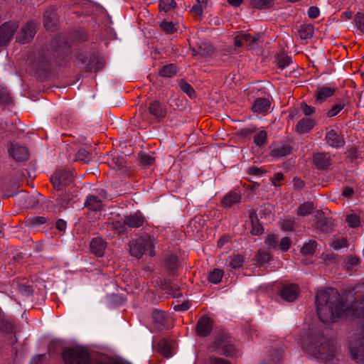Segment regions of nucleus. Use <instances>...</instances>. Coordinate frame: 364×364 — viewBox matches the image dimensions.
I'll return each instance as SVG.
<instances>
[{
	"mask_svg": "<svg viewBox=\"0 0 364 364\" xmlns=\"http://www.w3.org/2000/svg\"><path fill=\"white\" fill-rule=\"evenodd\" d=\"M317 314L323 323L334 322L342 316L361 318L362 325L349 337L348 348L352 358L364 364V299L355 301L350 307L344 309V303L335 289L321 290L316 293Z\"/></svg>",
	"mask_w": 364,
	"mask_h": 364,
	"instance_id": "1",
	"label": "nucleus"
},
{
	"mask_svg": "<svg viewBox=\"0 0 364 364\" xmlns=\"http://www.w3.org/2000/svg\"><path fill=\"white\" fill-rule=\"evenodd\" d=\"M301 346L308 355L323 361L330 360L336 354L334 343L318 328H310L301 336Z\"/></svg>",
	"mask_w": 364,
	"mask_h": 364,
	"instance_id": "2",
	"label": "nucleus"
},
{
	"mask_svg": "<svg viewBox=\"0 0 364 364\" xmlns=\"http://www.w3.org/2000/svg\"><path fill=\"white\" fill-rule=\"evenodd\" d=\"M156 243V239L154 236L144 232L136 240L129 242V251L136 258H140L146 253L153 257L155 255L154 248Z\"/></svg>",
	"mask_w": 364,
	"mask_h": 364,
	"instance_id": "3",
	"label": "nucleus"
},
{
	"mask_svg": "<svg viewBox=\"0 0 364 364\" xmlns=\"http://www.w3.org/2000/svg\"><path fill=\"white\" fill-rule=\"evenodd\" d=\"M73 177L72 171L58 170L50 177V181L56 190H62L69 185Z\"/></svg>",
	"mask_w": 364,
	"mask_h": 364,
	"instance_id": "4",
	"label": "nucleus"
},
{
	"mask_svg": "<svg viewBox=\"0 0 364 364\" xmlns=\"http://www.w3.org/2000/svg\"><path fill=\"white\" fill-rule=\"evenodd\" d=\"M8 154L16 161H23L28 158V153L26 147L21 146L18 143H9L7 146Z\"/></svg>",
	"mask_w": 364,
	"mask_h": 364,
	"instance_id": "5",
	"label": "nucleus"
},
{
	"mask_svg": "<svg viewBox=\"0 0 364 364\" xmlns=\"http://www.w3.org/2000/svg\"><path fill=\"white\" fill-rule=\"evenodd\" d=\"M213 327V320L207 316H201L196 326V333L199 337H206L210 335Z\"/></svg>",
	"mask_w": 364,
	"mask_h": 364,
	"instance_id": "6",
	"label": "nucleus"
},
{
	"mask_svg": "<svg viewBox=\"0 0 364 364\" xmlns=\"http://www.w3.org/2000/svg\"><path fill=\"white\" fill-rule=\"evenodd\" d=\"M18 28L14 22H6L0 27V46H6L12 38Z\"/></svg>",
	"mask_w": 364,
	"mask_h": 364,
	"instance_id": "7",
	"label": "nucleus"
},
{
	"mask_svg": "<svg viewBox=\"0 0 364 364\" xmlns=\"http://www.w3.org/2000/svg\"><path fill=\"white\" fill-rule=\"evenodd\" d=\"M259 35L251 36L246 31L238 32L235 37V45L237 47H252L258 41Z\"/></svg>",
	"mask_w": 364,
	"mask_h": 364,
	"instance_id": "8",
	"label": "nucleus"
},
{
	"mask_svg": "<svg viewBox=\"0 0 364 364\" xmlns=\"http://www.w3.org/2000/svg\"><path fill=\"white\" fill-rule=\"evenodd\" d=\"M36 24L33 22H27L22 28L17 36L18 41L21 43H27L34 37L36 33Z\"/></svg>",
	"mask_w": 364,
	"mask_h": 364,
	"instance_id": "9",
	"label": "nucleus"
},
{
	"mask_svg": "<svg viewBox=\"0 0 364 364\" xmlns=\"http://www.w3.org/2000/svg\"><path fill=\"white\" fill-rule=\"evenodd\" d=\"M105 198V192L104 191L100 193V196L90 195L85 202V206L91 210H101L103 207V200Z\"/></svg>",
	"mask_w": 364,
	"mask_h": 364,
	"instance_id": "10",
	"label": "nucleus"
},
{
	"mask_svg": "<svg viewBox=\"0 0 364 364\" xmlns=\"http://www.w3.org/2000/svg\"><path fill=\"white\" fill-rule=\"evenodd\" d=\"M325 140L327 144L333 148H340L345 144L343 137L334 129H330L326 132Z\"/></svg>",
	"mask_w": 364,
	"mask_h": 364,
	"instance_id": "11",
	"label": "nucleus"
},
{
	"mask_svg": "<svg viewBox=\"0 0 364 364\" xmlns=\"http://www.w3.org/2000/svg\"><path fill=\"white\" fill-rule=\"evenodd\" d=\"M335 93V89L332 87L328 86H320L318 87L314 94L315 98V103L316 105H321L327 98L331 97Z\"/></svg>",
	"mask_w": 364,
	"mask_h": 364,
	"instance_id": "12",
	"label": "nucleus"
},
{
	"mask_svg": "<svg viewBox=\"0 0 364 364\" xmlns=\"http://www.w3.org/2000/svg\"><path fill=\"white\" fill-rule=\"evenodd\" d=\"M124 218L127 230L140 228L145 221L144 216L140 212L125 215Z\"/></svg>",
	"mask_w": 364,
	"mask_h": 364,
	"instance_id": "13",
	"label": "nucleus"
},
{
	"mask_svg": "<svg viewBox=\"0 0 364 364\" xmlns=\"http://www.w3.org/2000/svg\"><path fill=\"white\" fill-rule=\"evenodd\" d=\"M299 292V287L294 284H290L283 287L280 291V296L283 299L291 302L296 299Z\"/></svg>",
	"mask_w": 364,
	"mask_h": 364,
	"instance_id": "14",
	"label": "nucleus"
},
{
	"mask_svg": "<svg viewBox=\"0 0 364 364\" xmlns=\"http://www.w3.org/2000/svg\"><path fill=\"white\" fill-rule=\"evenodd\" d=\"M316 124V121L314 119L304 117L297 122L296 131L299 134L307 133L315 127Z\"/></svg>",
	"mask_w": 364,
	"mask_h": 364,
	"instance_id": "15",
	"label": "nucleus"
},
{
	"mask_svg": "<svg viewBox=\"0 0 364 364\" xmlns=\"http://www.w3.org/2000/svg\"><path fill=\"white\" fill-rule=\"evenodd\" d=\"M270 105L271 104L268 99L259 97L254 101L252 105V110L257 114H264L269 111Z\"/></svg>",
	"mask_w": 364,
	"mask_h": 364,
	"instance_id": "16",
	"label": "nucleus"
},
{
	"mask_svg": "<svg viewBox=\"0 0 364 364\" xmlns=\"http://www.w3.org/2000/svg\"><path fill=\"white\" fill-rule=\"evenodd\" d=\"M106 247L107 242L102 238L96 237L90 242V250L97 257H102L104 255Z\"/></svg>",
	"mask_w": 364,
	"mask_h": 364,
	"instance_id": "17",
	"label": "nucleus"
},
{
	"mask_svg": "<svg viewBox=\"0 0 364 364\" xmlns=\"http://www.w3.org/2000/svg\"><path fill=\"white\" fill-rule=\"evenodd\" d=\"M43 23L47 30L55 29L58 24V17L55 10H47L45 12Z\"/></svg>",
	"mask_w": 364,
	"mask_h": 364,
	"instance_id": "18",
	"label": "nucleus"
},
{
	"mask_svg": "<svg viewBox=\"0 0 364 364\" xmlns=\"http://www.w3.org/2000/svg\"><path fill=\"white\" fill-rule=\"evenodd\" d=\"M216 351L220 354H223L227 356L232 355L234 353V348L231 345H228L226 342L220 338L215 339L214 342Z\"/></svg>",
	"mask_w": 364,
	"mask_h": 364,
	"instance_id": "19",
	"label": "nucleus"
},
{
	"mask_svg": "<svg viewBox=\"0 0 364 364\" xmlns=\"http://www.w3.org/2000/svg\"><path fill=\"white\" fill-rule=\"evenodd\" d=\"M149 110V112L159 120L164 118L166 115V109L157 100H155L150 104Z\"/></svg>",
	"mask_w": 364,
	"mask_h": 364,
	"instance_id": "20",
	"label": "nucleus"
},
{
	"mask_svg": "<svg viewBox=\"0 0 364 364\" xmlns=\"http://www.w3.org/2000/svg\"><path fill=\"white\" fill-rule=\"evenodd\" d=\"M313 161L318 168H325L330 165V156L327 153H317L314 155Z\"/></svg>",
	"mask_w": 364,
	"mask_h": 364,
	"instance_id": "21",
	"label": "nucleus"
},
{
	"mask_svg": "<svg viewBox=\"0 0 364 364\" xmlns=\"http://www.w3.org/2000/svg\"><path fill=\"white\" fill-rule=\"evenodd\" d=\"M240 200L241 195L239 192L230 191L224 196L222 203L224 207L228 208L239 203Z\"/></svg>",
	"mask_w": 364,
	"mask_h": 364,
	"instance_id": "22",
	"label": "nucleus"
},
{
	"mask_svg": "<svg viewBox=\"0 0 364 364\" xmlns=\"http://www.w3.org/2000/svg\"><path fill=\"white\" fill-rule=\"evenodd\" d=\"M198 54L207 58L214 55L215 50L208 42H201L198 45Z\"/></svg>",
	"mask_w": 364,
	"mask_h": 364,
	"instance_id": "23",
	"label": "nucleus"
},
{
	"mask_svg": "<svg viewBox=\"0 0 364 364\" xmlns=\"http://www.w3.org/2000/svg\"><path fill=\"white\" fill-rule=\"evenodd\" d=\"M259 215L261 220H266L267 223L271 222L274 218L273 207L270 204L261 206L259 210Z\"/></svg>",
	"mask_w": 364,
	"mask_h": 364,
	"instance_id": "24",
	"label": "nucleus"
},
{
	"mask_svg": "<svg viewBox=\"0 0 364 364\" xmlns=\"http://www.w3.org/2000/svg\"><path fill=\"white\" fill-rule=\"evenodd\" d=\"M178 73V68L175 64L171 63L161 67L159 70V75L163 77H172Z\"/></svg>",
	"mask_w": 364,
	"mask_h": 364,
	"instance_id": "25",
	"label": "nucleus"
},
{
	"mask_svg": "<svg viewBox=\"0 0 364 364\" xmlns=\"http://www.w3.org/2000/svg\"><path fill=\"white\" fill-rule=\"evenodd\" d=\"M152 318L157 326V328H160L166 324V317L165 313L162 311L155 309L152 312Z\"/></svg>",
	"mask_w": 364,
	"mask_h": 364,
	"instance_id": "26",
	"label": "nucleus"
},
{
	"mask_svg": "<svg viewBox=\"0 0 364 364\" xmlns=\"http://www.w3.org/2000/svg\"><path fill=\"white\" fill-rule=\"evenodd\" d=\"M346 104L343 100H338L327 111L326 117L331 118L338 115L345 107Z\"/></svg>",
	"mask_w": 364,
	"mask_h": 364,
	"instance_id": "27",
	"label": "nucleus"
},
{
	"mask_svg": "<svg viewBox=\"0 0 364 364\" xmlns=\"http://www.w3.org/2000/svg\"><path fill=\"white\" fill-rule=\"evenodd\" d=\"M158 350L166 358L172 356L171 344L166 340H161L159 342Z\"/></svg>",
	"mask_w": 364,
	"mask_h": 364,
	"instance_id": "28",
	"label": "nucleus"
},
{
	"mask_svg": "<svg viewBox=\"0 0 364 364\" xmlns=\"http://www.w3.org/2000/svg\"><path fill=\"white\" fill-rule=\"evenodd\" d=\"M314 28L310 24H304L300 26L299 35L301 39L306 40L312 37Z\"/></svg>",
	"mask_w": 364,
	"mask_h": 364,
	"instance_id": "29",
	"label": "nucleus"
},
{
	"mask_svg": "<svg viewBox=\"0 0 364 364\" xmlns=\"http://www.w3.org/2000/svg\"><path fill=\"white\" fill-rule=\"evenodd\" d=\"M291 151V148L289 145H282L272 150L271 155L274 157H282L289 154Z\"/></svg>",
	"mask_w": 364,
	"mask_h": 364,
	"instance_id": "30",
	"label": "nucleus"
},
{
	"mask_svg": "<svg viewBox=\"0 0 364 364\" xmlns=\"http://www.w3.org/2000/svg\"><path fill=\"white\" fill-rule=\"evenodd\" d=\"M110 228L118 235L124 234L128 231L127 225L124 223V219L123 221L116 220L112 222L110 224Z\"/></svg>",
	"mask_w": 364,
	"mask_h": 364,
	"instance_id": "31",
	"label": "nucleus"
},
{
	"mask_svg": "<svg viewBox=\"0 0 364 364\" xmlns=\"http://www.w3.org/2000/svg\"><path fill=\"white\" fill-rule=\"evenodd\" d=\"M346 222L348 223V226L353 228H357L360 225V216L357 215L355 212L351 211L348 213L346 218Z\"/></svg>",
	"mask_w": 364,
	"mask_h": 364,
	"instance_id": "32",
	"label": "nucleus"
},
{
	"mask_svg": "<svg viewBox=\"0 0 364 364\" xmlns=\"http://www.w3.org/2000/svg\"><path fill=\"white\" fill-rule=\"evenodd\" d=\"M176 3L174 0H160L159 9L161 11L168 13L176 7Z\"/></svg>",
	"mask_w": 364,
	"mask_h": 364,
	"instance_id": "33",
	"label": "nucleus"
},
{
	"mask_svg": "<svg viewBox=\"0 0 364 364\" xmlns=\"http://www.w3.org/2000/svg\"><path fill=\"white\" fill-rule=\"evenodd\" d=\"M243 262L244 259L240 255H233L228 258V265L233 269L242 267Z\"/></svg>",
	"mask_w": 364,
	"mask_h": 364,
	"instance_id": "34",
	"label": "nucleus"
},
{
	"mask_svg": "<svg viewBox=\"0 0 364 364\" xmlns=\"http://www.w3.org/2000/svg\"><path fill=\"white\" fill-rule=\"evenodd\" d=\"M208 0H196V4L191 9V11L198 16H201L203 9L206 8Z\"/></svg>",
	"mask_w": 364,
	"mask_h": 364,
	"instance_id": "35",
	"label": "nucleus"
},
{
	"mask_svg": "<svg viewBox=\"0 0 364 364\" xmlns=\"http://www.w3.org/2000/svg\"><path fill=\"white\" fill-rule=\"evenodd\" d=\"M223 270L220 269H215L209 273L208 281L213 284H218L220 282L223 276Z\"/></svg>",
	"mask_w": 364,
	"mask_h": 364,
	"instance_id": "36",
	"label": "nucleus"
},
{
	"mask_svg": "<svg viewBox=\"0 0 364 364\" xmlns=\"http://www.w3.org/2000/svg\"><path fill=\"white\" fill-rule=\"evenodd\" d=\"M314 209V204L312 203H304L300 205L297 209V214L300 216H306L310 214Z\"/></svg>",
	"mask_w": 364,
	"mask_h": 364,
	"instance_id": "37",
	"label": "nucleus"
},
{
	"mask_svg": "<svg viewBox=\"0 0 364 364\" xmlns=\"http://www.w3.org/2000/svg\"><path fill=\"white\" fill-rule=\"evenodd\" d=\"M47 221L46 218L42 216L30 217L26 220L27 224L30 227L36 228L46 223Z\"/></svg>",
	"mask_w": 364,
	"mask_h": 364,
	"instance_id": "38",
	"label": "nucleus"
},
{
	"mask_svg": "<svg viewBox=\"0 0 364 364\" xmlns=\"http://www.w3.org/2000/svg\"><path fill=\"white\" fill-rule=\"evenodd\" d=\"M161 28L168 34H172L177 31V26L173 22L164 21L160 24Z\"/></svg>",
	"mask_w": 364,
	"mask_h": 364,
	"instance_id": "39",
	"label": "nucleus"
},
{
	"mask_svg": "<svg viewBox=\"0 0 364 364\" xmlns=\"http://www.w3.org/2000/svg\"><path fill=\"white\" fill-rule=\"evenodd\" d=\"M291 63V58L289 56L285 55L278 56L277 65L280 69L284 70L286 67L289 65Z\"/></svg>",
	"mask_w": 364,
	"mask_h": 364,
	"instance_id": "40",
	"label": "nucleus"
},
{
	"mask_svg": "<svg viewBox=\"0 0 364 364\" xmlns=\"http://www.w3.org/2000/svg\"><path fill=\"white\" fill-rule=\"evenodd\" d=\"M356 28L364 33V13L358 12L354 18Z\"/></svg>",
	"mask_w": 364,
	"mask_h": 364,
	"instance_id": "41",
	"label": "nucleus"
},
{
	"mask_svg": "<svg viewBox=\"0 0 364 364\" xmlns=\"http://www.w3.org/2000/svg\"><path fill=\"white\" fill-rule=\"evenodd\" d=\"M267 137V132L260 131L254 136V141L257 146H262L266 143Z\"/></svg>",
	"mask_w": 364,
	"mask_h": 364,
	"instance_id": "42",
	"label": "nucleus"
},
{
	"mask_svg": "<svg viewBox=\"0 0 364 364\" xmlns=\"http://www.w3.org/2000/svg\"><path fill=\"white\" fill-rule=\"evenodd\" d=\"M316 248V242L315 241H309L305 244L301 248V252L304 255H311L313 254Z\"/></svg>",
	"mask_w": 364,
	"mask_h": 364,
	"instance_id": "43",
	"label": "nucleus"
},
{
	"mask_svg": "<svg viewBox=\"0 0 364 364\" xmlns=\"http://www.w3.org/2000/svg\"><path fill=\"white\" fill-rule=\"evenodd\" d=\"M140 162L145 166H149L154 162V158L146 153H141L139 156Z\"/></svg>",
	"mask_w": 364,
	"mask_h": 364,
	"instance_id": "44",
	"label": "nucleus"
},
{
	"mask_svg": "<svg viewBox=\"0 0 364 364\" xmlns=\"http://www.w3.org/2000/svg\"><path fill=\"white\" fill-rule=\"evenodd\" d=\"M179 86L181 90L183 92L186 93L189 97H192L194 95L195 92L193 87L186 81L181 80L179 82Z\"/></svg>",
	"mask_w": 364,
	"mask_h": 364,
	"instance_id": "45",
	"label": "nucleus"
},
{
	"mask_svg": "<svg viewBox=\"0 0 364 364\" xmlns=\"http://www.w3.org/2000/svg\"><path fill=\"white\" fill-rule=\"evenodd\" d=\"M278 236L274 234H270L267 237L265 240L266 245L270 249H276L278 246Z\"/></svg>",
	"mask_w": 364,
	"mask_h": 364,
	"instance_id": "46",
	"label": "nucleus"
},
{
	"mask_svg": "<svg viewBox=\"0 0 364 364\" xmlns=\"http://www.w3.org/2000/svg\"><path fill=\"white\" fill-rule=\"evenodd\" d=\"M330 245L334 250H338L343 247H347L348 242L346 238H341L333 240V242H331Z\"/></svg>",
	"mask_w": 364,
	"mask_h": 364,
	"instance_id": "47",
	"label": "nucleus"
},
{
	"mask_svg": "<svg viewBox=\"0 0 364 364\" xmlns=\"http://www.w3.org/2000/svg\"><path fill=\"white\" fill-rule=\"evenodd\" d=\"M271 258L269 253L263 250H259L257 252V262L263 264L267 263Z\"/></svg>",
	"mask_w": 364,
	"mask_h": 364,
	"instance_id": "48",
	"label": "nucleus"
},
{
	"mask_svg": "<svg viewBox=\"0 0 364 364\" xmlns=\"http://www.w3.org/2000/svg\"><path fill=\"white\" fill-rule=\"evenodd\" d=\"M252 5L258 9H264L271 6V2L268 0H252Z\"/></svg>",
	"mask_w": 364,
	"mask_h": 364,
	"instance_id": "49",
	"label": "nucleus"
},
{
	"mask_svg": "<svg viewBox=\"0 0 364 364\" xmlns=\"http://www.w3.org/2000/svg\"><path fill=\"white\" fill-rule=\"evenodd\" d=\"M301 109L303 114L306 117H309L316 112V108L307 105L306 102L301 103Z\"/></svg>",
	"mask_w": 364,
	"mask_h": 364,
	"instance_id": "50",
	"label": "nucleus"
},
{
	"mask_svg": "<svg viewBox=\"0 0 364 364\" xmlns=\"http://www.w3.org/2000/svg\"><path fill=\"white\" fill-rule=\"evenodd\" d=\"M68 48L67 46L63 44L62 46H58V49L55 50L54 55L56 58H61L62 59L65 55H68Z\"/></svg>",
	"mask_w": 364,
	"mask_h": 364,
	"instance_id": "51",
	"label": "nucleus"
},
{
	"mask_svg": "<svg viewBox=\"0 0 364 364\" xmlns=\"http://www.w3.org/2000/svg\"><path fill=\"white\" fill-rule=\"evenodd\" d=\"M291 240L287 237H284L282 238L279 242V249L282 250V251H287L291 247Z\"/></svg>",
	"mask_w": 364,
	"mask_h": 364,
	"instance_id": "52",
	"label": "nucleus"
},
{
	"mask_svg": "<svg viewBox=\"0 0 364 364\" xmlns=\"http://www.w3.org/2000/svg\"><path fill=\"white\" fill-rule=\"evenodd\" d=\"M264 172L265 171L262 168H259L255 166H250L247 170V173H249L250 175H253V176H261Z\"/></svg>",
	"mask_w": 364,
	"mask_h": 364,
	"instance_id": "53",
	"label": "nucleus"
},
{
	"mask_svg": "<svg viewBox=\"0 0 364 364\" xmlns=\"http://www.w3.org/2000/svg\"><path fill=\"white\" fill-rule=\"evenodd\" d=\"M252 228L251 230V233L254 235H260L263 232V228L261 225H255L254 224V221L252 219V215H250Z\"/></svg>",
	"mask_w": 364,
	"mask_h": 364,
	"instance_id": "54",
	"label": "nucleus"
},
{
	"mask_svg": "<svg viewBox=\"0 0 364 364\" xmlns=\"http://www.w3.org/2000/svg\"><path fill=\"white\" fill-rule=\"evenodd\" d=\"M294 222L291 219H285L282 223V228L284 230H291L294 228Z\"/></svg>",
	"mask_w": 364,
	"mask_h": 364,
	"instance_id": "55",
	"label": "nucleus"
},
{
	"mask_svg": "<svg viewBox=\"0 0 364 364\" xmlns=\"http://www.w3.org/2000/svg\"><path fill=\"white\" fill-rule=\"evenodd\" d=\"M319 14V9L316 6H311L308 10V16L311 18H316Z\"/></svg>",
	"mask_w": 364,
	"mask_h": 364,
	"instance_id": "56",
	"label": "nucleus"
},
{
	"mask_svg": "<svg viewBox=\"0 0 364 364\" xmlns=\"http://www.w3.org/2000/svg\"><path fill=\"white\" fill-rule=\"evenodd\" d=\"M11 98L9 94L4 89H0V102L7 103L10 101Z\"/></svg>",
	"mask_w": 364,
	"mask_h": 364,
	"instance_id": "57",
	"label": "nucleus"
},
{
	"mask_svg": "<svg viewBox=\"0 0 364 364\" xmlns=\"http://www.w3.org/2000/svg\"><path fill=\"white\" fill-rule=\"evenodd\" d=\"M284 179V175L280 173V172H278L277 173L274 174L273 178H272V183L275 186H280V182Z\"/></svg>",
	"mask_w": 364,
	"mask_h": 364,
	"instance_id": "58",
	"label": "nucleus"
},
{
	"mask_svg": "<svg viewBox=\"0 0 364 364\" xmlns=\"http://www.w3.org/2000/svg\"><path fill=\"white\" fill-rule=\"evenodd\" d=\"M76 157L77 160L86 161L88 160V153L84 149L80 150L77 152Z\"/></svg>",
	"mask_w": 364,
	"mask_h": 364,
	"instance_id": "59",
	"label": "nucleus"
},
{
	"mask_svg": "<svg viewBox=\"0 0 364 364\" xmlns=\"http://www.w3.org/2000/svg\"><path fill=\"white\" fill-rule=\"evenodd\" d=\"M102 68V63L100 61H97L96 63L92 65L90 63L87 66V69L90 71L96 72Z\"/></svg>",
	"mask_w": 364,
	"mask_h": 364,
	"instance_id": "60",
	"label": "nucleus"
},
{
	"mask_svg": "<svg viewBox=\"0 0 364 364\" xmlns=\"http://www.w3.org/2000/svg\"><path fill=\"white\" fill-rule=\"evenodd\" d=\"M190 306L188 304V303H183V304H178V305H176L174 306V309L176 311H186L189 309Z\"/></svg>",
	"mask_w": 364,
	"mask_h": 364,
	"instance_id": "61",
	"label": "nucleus"
},
{
	"mask_svg": "<svg viewBox=\"0 0 364 364\" xmlns=\"http://www.w3.org/2000/svg\"><path fill=\"white\" fill-rule=\"evenodd\" d=\"M56 228L60 231L65 230L66 228V223L63 220H58L55 224Z\"/></svg>",
	"mask_w": 364,
	"mask_h": 364,
	"instance_id": "62",
	"label": "nucleus"
},
{
	"mask_svg": "<svg viewBox=\"0 0 364 364\" xmlns=\"http://www.w3.org/2000/svg\"><path fill=\"white\" fill-rule=\"evenodd\" d=\"M228 3L233 7H239L244 0H227Z\"/></svg>",
	"mask_w": 364,
	"mask_h": 364,
	"instance_id": "63",
	"label": "nucleus"
},
{
	"mask_svg": "<svg viewBox=\"0 0 364 364\" xmlns=\"http://www.w3.org/2000/svg\"><path fill=\"white\" fill-rule=\"evenodd\" d=\"M212 364H230L228 361L223 358H214L212 360Z\"/></svg>",
	"mask_w": 364,
	"mask_h": 364,
	"instance_id": "64",
	"label": "nucleus"
}]
</instances>
